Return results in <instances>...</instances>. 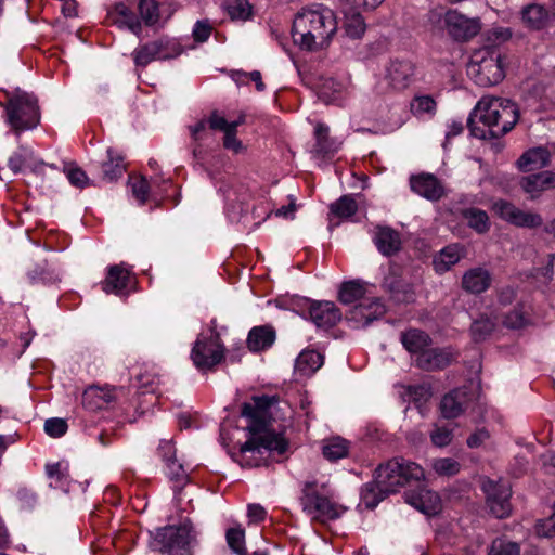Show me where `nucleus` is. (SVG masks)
Masks as SVG:
<instances>
[{
	"instance_id": "obj_1",
	"label": "nucleus",
	"mask_w": 555,
	"mask_h": 555,
	"mask_svg": "<svg viewBox=\"0 0 555 555\" xmlns=\"http://www.w3.org/2000/svg\"><path fill=\"white\" fill-rule=\"evenodd\" d=\"M278 402L275 397H254L253 403H244L242 416L248 420L247 429L250 438L241 447L244 456L261 454L262 450L276 451L282 454L286 451L287 443L280 435L271 430L272 408Z\"/></svg>"
},
{
	"instance_id": "obj_2",
	"label": "nucleus",
	"mask_w": 555,
	"mask_h": 555,
	"mask_svg": "<svg viewBox=\"0 0 555 555\" xmlns=\"http://www.w3.org/2000/svg\"><path fill=\"white\" fill-rule=\"evenodd\" d=\"M518 118V107L511 100L482 96L470 113L467 126L476 138H500L514 128Z\"/></svg>"
},
{
	"instance_id": "obj_3",
	"label": "nucleus",
	"mask_w": 555,
	"mask_h": 555,
	"mask_svg": "<svg viewBox=\"0 0 555 555\" xmlns=\"http://www.w3.org/2000/svg\"><path fill=\"white\" fill-rule=\"evenodd\" d=\"M337 30L334 12L322 5L302 8L294 17L292 37L296 46L306 51L325 48Z\"/></svg>"
},
{
	"instance_id": "obj_4",
	"label": "nucleus",
	"mask_w": 555,
	"mask_h": 555,
	"mask_svg": "<svg viewBox=\"0 0 555 555\" xmlns=\"http://www.w3.org/2000/svg\"><path fill=\"white\" fill-rule=\"evenodd\" d=\"M302 512L311 521L327 524L340 518L348 507L338 503L326 483L306 481L299 499Z\"/></svg>"
},
{
	"instance_id": "obj_5",
	"label": "nucleus",
	"mask_w": 555,
	"mask_h": 555,
	"mask_svg": "<svg viewBox=\"0 0 555 555\" xmlns=\"http://www.w3.org/2000/svg\"><path fill=\"white\" fill-rule=\"evenodd\" d=\"M424 476V469L418 464L404 459H392L376 468L374 481L379 493L388 495L405 483L422 480Z\"/></svg>"
},
{
	"instance_id": "obj_6",
	"label": "nucleus",
	"mask_w": 555,
	"mask_h": 555,
	"mask_svg": "<svg viewBox=\"0 0 555 555\" xmlns=\"http://www.w3.org/2000/svg\"><path fill=\"white\" fill-rule=\"evenodd\" d=\"M467 75L480 87H491L505 77L503 55L496 47H482L472 53Z\"/></svg>"
},
{
	"instance_id": "obj_7",
	"label": "nucleus",
	"mask_w": 555,
	"mask_h": 555,
	"mask_svg": "<svg viewBox=\"0 0 555 555\" xmlns=\"http://www.w3.org/2000/svg\"><path fill=\"white\" fill-rule=\"evenodd\" d=\"M3 107L5 122L17 139H20L22 132L35 129L40 122L38 101L30 93L16 90Z\"/></svg>"
},
{
	"instance_id": "obj_8",
	"label": "nucleus",
	"mask_w": 555,
	"mask_h": 555,
	"mask_svg": "<svg viewBox=\"0 0 555 555\" xmlns=\"http://www.w3.org/2000/svg\"><path fill=\"white\" fill-rule=\"evenodd\" d=\"M194 365L206 371L215 367L224 359V346L219 333L216 332V321L210 323L209 334H199L191 351Z\"/></svg>"
},
{
	"instance_id": "obj_9",
	"label": "nucleus",
	"mask_w": 555,
	"mask_h": 555,
	"mask_svg": "<svg viewBox=\"0 0 555 555\" xmlns=\"http://www.w3.org/2000/svg\"><path fill=\"white\" fill-rule=\"evenodd\" d=\"M191 526H167L158 528L154 534L152 546L168 555H185L191 543Z\"/></svg>"
},
{
	"instance_id": "obj_10",
	"label": "nucleus",
	"mask_w": 555,
	"mask_h": 555,
	"mask_svg": "<svg viewBox=\"0 0 555 555\" xmlns=\"http://www.w3.org/2000/svg\"><path fill=\"white\" fill-rule=\"evenodd\" d=\"M448 34L456 41H467L475 37L481 27L480 20L467 17L457 10H448L443 16Z\"/></svg>"
},
{
	"instance_id": "obj_11",
	"label": "nucleus",
	"mask_w": 555,
	"mask_h": 555,
	"mask_svg": "<svg viewBox=\"0 0 555 555\" xmlns=\"http://www.w3.org/2000/svg\"><path fill=\"white\" fill-rule=\"evenodd\" d=\"M386 313L384 302L376 297L364 299L356 304L347 313L346 319L353 328L369 326Z\"/></svg>"
},
{
	"instance_id": "obj_12",
	"label": "nucleus",
	"mask_w": 555,
	"mask_h": 555,
	"mask_svg": "<svg viewBox=\"0 0 555 555\" xmlns=\"http://www.w3.org/2000/svg\"><path fill=\"white\" fill-rule=\"evenodd\" d=\"M179 54L167 39H157L135 48L131 55L135 66L145 67L153 61L169 60Z\"/></svg>"
},
{
	"instance_id": "obj_13",
	"label": "nucleus",
	"mask_w": 555,
	"mask_h": 555,
	"mask_svg": "<svg viewBox=\"0 0 555 555\" xmlns=\"http://www.w3.org/2000/svg\"><path fill=\"white\" fill-rule=\"evenodd\" d=\"M209 128L219 130L224 133L223 146L224 149L234 152L235 154L242 153L245 150L242 141L236 137V129L245 122V115L241 113L236 119L229 121L223 115L215 111L208 117Z\"/></svg>"
},
{
	"instance_id": "obj_14",
	"label": "nucleus",
	"mask_w": 555,
	"mask_h": 555,
	"mask_svg": "<svg viewBox=\"0 0 555 555\" xmlns=\"http://www.w3.org/2000/svg\"><path fill=\"white\" fill-rule=\"evenodd\" d=\"M492 208L500 218L516 227L533 229L543 223L539 214L521 210L505 199L494 202Z\"/></svg>"
},
{
	"instance_id": "obj_15",
	"label": "nucleus",
	"mask_w": 555,
	"mask_h": 555,
	"mask_svg": "<svg viewBox=\"0 0 555 555\" xmlns=\"http://www.w3.org/2000/svg\"><path fill=\"white\" fill-rule=\"evenodd\" d=\"M482 490L487 495L490 512L496 518H505L511 514V489L506 483L494 482L490 479L482 481Z\"/></svg>"
},
{
	"instance_id": "obj_16",
	"label": "nucleus",
	"mask_w": 555,
	"mask_h": 555,
	"mask_svg": "<svg viewBox=\"0 0 555 555\" xmlns=\"http://www.w3.org/2000/svg\"><path fill=\"white\" fill-rule=\"evenodd\" d=\"M135 276L124 263L112 266L106 273V294L126 298L135 288Z\"/></svg>"
},
{
	"instance_id": "obj_17",
	"label": "nucleus",
	"mask_w": 555,
	"mask_h": 555,
	"mask_svg": "<svg viewBox=\"0 0 555 555\" xmlns=\"http://www.w3.org/2000/svg\"><path fill=\"white\" fill-rule=\"evenodd\" d=\"M474 399V393L467 387L451 390L440 401V412L444 418L459 417Z\"/></svg>"
},
{
	"instance_id": "obj_18",
	"label": "nucleus",
	"mask_w": 555,
	"mask_h": 555,
	"mask_svg": "<svg viewBox=\"0 0 555 555\" xmlns=\"http://www.w3.org/2000/svg\"><path fill=\"white\" fill-rule=\"evenodd\" d=\"M307 313L318 328L327 330L341 319L339 309L333 301H308Z\"/></svg>"
},
{
	"instance_id": "obj_19",
	"label": "nucleus",
	"mask_w": 555,
	"mask_h": 555,
	"mask_svg": "<svg viewBox=\"0 0 555 555\" xmlns=\"http://www.w3.org/2000/svg\"><path fill=\"white\" fill-rule=\"evenodd\" d=\"M81 405L91 425L104 420V389L100 385L88 386L81 395Z\"/></svg>"
},
{
	"instance_id": "obj_20",
	"label": "nucleus",
	"mask_w": 555,
	"mask_h": 555,
	"mask_svg": "<svg viewBox=\"0 0 555 555\" xmlns=\"http://www.w3.org/2000/svg\"><path fill=\"white\" fill-rule=\"evenodd\" d=\"M414 65L406 60H393L386 67L385 79L393 90L406 89L414 77Z\"/></svg>"
},
{
	"instance_id": "obj_21",
	"label": "nucleus",
	"mask_w": 555,
	"mask_h": 555,
	"mask_svg": "<svg viewBox=\"0 0 555 555\" xmlns=\"http://www.w3.org/2000/svg\"><path fill=\"white\" fill-rule=\"evenodd\" d=\"M404 500L408 504L425 515H436L441 508V500L438 493L424 487L406 491L404 493Z\"/></svg>"
},
{
	"instance_id": "obj_22",
	"label": "nucleus",
	"mask_w": 555,
	"mask_h": 555,
	"mask_svg": "<svg viewBox=\"0 0 555 555\" xmlns=\"http://www.w3.org/2000/svg\"><path fill=\"white\" fill-rule=\"evenodd\" d=\"M139 12L143 22L147 26H162L173 14V9L169 2H158L156 0H140Z\"/></svg>"
},
{
	"instance_id": "obj_23",
	"label": "nucleus",
	"mask_w": 555,
	"mask_h": 555,
	"mask_svg": "<svg viewBox=\"0 0 555 555\" xmlns=\"http://www.w3.org/2000/svg\"><path fill=\"white\" fill-rule=\"evenodd\" d=\"M373 242L377 250L386 257L397 255L402 248L401 234L388 225L375 227Z\"/></svg>"
},
{
	"instance_id": "obj_24",
	"label": "nucleus",
	"mask_w": 555,
	"mask_h": 555,
	"mask_svg": "<svg viewBox=\"0 0 555 555\" xmlns=\"http://www.w3.org/2000/svg\"><path fill=\"white\" fill-rule=\"evenodd\" d=\"M383 287L390 293L396 301L413 299L412 286L401 278L400 268L397 266H390L388 274L384 278Z\"/></svg>"
},
{
	"instance_id": "obj_25",
	"label": "nucleus",
	"mask_w": 555,
	"mask_h": 555,
	"mask_svg": "<svg viewBox=\"0 0 555 555\" xmlns=\"http://www.w3.org/2000/svg\"><path fill=\"white\" fill-rule=\"evenodd\" d=\"M492 283L490 271L483 267L470 268L464 272L461 281L462 288L469 294L485 293Z\"/></svg>"
},
{
	"instance_id": "obj_26",
	"label": "nucleus",
	"mask_w": 555,
	"mask_h": 555,
	"mask_svg": "<svg viewBox=\"0 0 555 555\" xmlns=\"http://www.w3.org/2000/svg\"><path fill=\"white\" fill-rule=\"evenodd\" d=\"M452 353L447 349L429 348L415 358L416 365L425 371L440 370L452 361Z\"/></svg>"
},
{
	"instance_id": "obj_27",
	"label": "nucleus",
	"mask_w": 555,
	"mask_h": 555,
	"mask_svg": "<svg viewBox=\"0 0 555 555\" xmlns=\"http://www.w3.org/2000/svg\"><path fill=\"white\" fill-rule=\"evenodd\" d=\"M466 254V249L461 244H450L437 253L433 264L437 273L442 274L456 264Z\"/></svg>"
},
{
	"instance_id": "obj_28",
	"label": "nucleus",
	"mask_w": 555,
	"mask_h": 555,
	"mask_svg": "<svg viewBox=\"0 0 555 555\" xmlns=\"http://www.w3.org/2000/svg\"><path fill=\"white\" fill-rule=\"evenodd\" d=\"M410 186L414 193L430 201L438 199L442 195V188L433 175L411 176Z\"/></svg>"
},
{
	"instance_id": "obj_29",
	"label": "nucleus",
	"mask_w": 555,
	"mask_h": 555,
	"mask_svg": "<svg viewBox=\"0 0 555 555\" xmlns=\"http://www.w3.org/2000/svg\"><path fill=\"white\" fill-rule=\"evenodd\" d=\"M520 185L531 198H535L543 191L555 188V173L551 171H543L524 177L520 181Z\"/></svg>"
},
{
	"instance_id": "obj_30",
	"label": "nucleus",
	"mask_w": 555,
	"mask_h": 555,
	"mask_svg": "<svg viewBox=\"0 0 555 555\" xmlns=\"http://www.w3.org/2000/svg\"><path fill=\"white\" fill-rule=\"evenodd\" d=\"M323 365V356L315 350L305 349L295 360L294 371L299 377L310 376Z\"/></svg>"
},
{
	"instance_id": "obj_31",
	"label": "nucleus",
	"mask_w": 555,
	"mask_h": 555,
	"mask_svg": "<svg viewBox=\"0 0 555 555\" xmlns=\"http://www.w3.org/2000/svg\"><path fill=\"white\" fill-rule=\"evenodd\" d=\"M107 16L119 28H127L133 34L141 31V23L135 14L125 3H116L113 10L107 13Z\"/></svg>"
},
{
	"instance_id": "obj_32",
	"label": "nucleus",
	"mask_w": 555,
	"mask_h": 555,
	"mask_svg": "<svg viewBox=\"0 0 555 555\" xmlns=\"http://www.w3.org/2000/svg\"><path fill=\"white\" fill-rule=\"evenodd\" d=\"M275 340V331L272 326H255L249 331L247 337V347L250 351H262L273 345Z\"/></svg>"
},
{
	"instance_id": "obj_33",
	"label": "nucleus",
	"mask_w": 555,
	"mask_h": 555,
	"mask_svg": "<svg viewBox=\"0 0 555 555\" xmlns=\"http://www.w3.org/2000/svg\"><path fill=\"white\" fill-rule=\"evenodd\" d=\"M548 162V151L544 147H534L524 153L517 160V165L521 171L528 172L547 166Z\"/></svg>"
},
{
	"instance_id": "obj_34",
	"label": "nucleus",
	"mask_w": 555,
	"mask_h": 555,
	"mask_svg": "<svg viewBox=\"0 0 555 555\" xmlns=\"http://www.w3.org/2000/svg\"><path fill=\"white\" fill-rule=\"evenodd\" d=\"M400 339L404 348L415 354V358L431 344L429 335L416 328L401 333Z\"/></svg>"
},
{
	"instance_id": "obj_35",
	"label": "nucleus",
	"mask_w": 555,
	"mask_h": 555,
	"mask_svg": "<svg viewBox=\"0 0 555 555\" xmlns=\"http://www.w3.org/2000/svg\"><path fill=\"white\" fill-rule=\"evenodd\" d=\"M366 295V284L363 281L354 280L341 284L338 293V299L344 305H352L357 301H363L369 297Z\"/></svg>"
},
{
	"instance_id": "obj_36",
	"label": "nucleus",
	"mask_w": 555,
	"mask_h": 555,
	"mask_svg": "<svg viewBox=\"0 0 555 555\" xmlns=\"http://www.w3.org/2000/svg\"><path fill=\"white\" fill-rule=\"evenodd\" d=\"M358 210V204L352 195H343L330 205V221L333 218L345 220L351 218Z\"/></svg>"
},
{
	"instance_id": "obj_37",
	"label": "nucleus",
	"mask_w": 555,
	"mask_h": 555,
	"mask_svg": "<svg viewBox=\"0 0 555 555\" xmlns=\"http://www.w3.org/2000/svg\"><path fill=\"white\" fill-rule=\"evenodd\" d=\"M344 28L346 35L352 39H359L366 29L363 16L356 10H344Z\"/></svg>"
},
{
	"instance_id": "obj_38",
	"label": "nucleus",
	"mask_w": 555,
	"mask_h": 555,
	"mask_svg": "<svg viewBox=\"0 0 555 555\" xmlns=\"http://www.w3.org/2000/svg\"><path fill=\"white\" fill-rule=\"evenodd\" d=\"M521 18L528 27L541 29L547 22L548 12L540 4H529L522 9Z\"/></svg>"
},
{
	"instance_id": "obj_39",
	"label": "nucleus",
	"mask_w": 555,
	"mask_h": 555,
	"mask_svg": "<svg viewBox=\"0 0 555 555\" xmlns=\"http://www.w3.org/2000/svg\"><path fill=\"white\" fill-rule=\"evenodd\" d=\"M530 320V307L518 304L511 312L504 315L503 324L511 330H520L528 326Z\"/></svg>"
},
{
	"instance_id": "obj_40",
	"label": "nucleus",
	"mask_w": 555,
	"mask_h": 555,
	"mask_svg": "<svg viewBox=\"0 0 555 555\" xmlns=\"http://www.w3.org/2000/svg\"><path fill=\"white\" fill-rule=\"evenodd\" d=\"M322 451L327 460L337 461L348 455L349 442L340 437H334L324 442Z\"/></svg>"
},
{
	"instance_id": "obj_41",
	"label": "nucleus",
	"mask_w": 555,
	"mask_h": 555,
	"mask_svg": "<svg viewBox=\"0 0 555 555\" xmlns=\"http://www.w3.org/2000/svg\"><path fill=\"white\" fill-rule=\"evenodd\" d=\"M463 217L467 221L469 228L477 233H486L490 229V221L487 212L478 208H467L463 210Z\"/></svg>"
},
{
	"instance_id": "obj_42",
	"label": "nucleus",
	"mask_w": 555,
	"mask_h": 555,
	"mask_svg": "<svg viewBox=\"0 0 555 555\" xmlns=\"http://www.w3.org/2000/svg\"><path fill=\"white\" fill-rule=\"evenodd\" d=\"M27 275L34 284H51L59 280L55 270L51 268L46 260L35 264V267L27 272Z\"/></svg>"
},
{
	"instance_id": "obj_43",
	"label": "nucleus",
	"mask_w": 555,
	"mask_h": 555,
	"mask_svg": "<svg viewBox=\"0 0 555 555\" xmlns=\"http://www.w3.org/2000/svg\"><path fill=\"white\" fill-rule=\"evenodd\" d=\"M330 129L324 124H318L315 126V145L314 152L320 155H327L334 153L337 150L335 143L328 137Z\"/></svg>"
},
{
	"instance_id": "obj_44",
	"label": "nucleus",
	"mask_w": 555,
	"mask_h": 555,
	"mask_svg": "<svg viewBox=\"0 0 555 555\" xmlns=\"http://www.w3.org/2000/svg\"><path fill=\"white\" fill-rule=\"evenodd\" d=\"M33 158V150L28 146L20 145L17 150L9 157L8 167L14 173H18L25 166H30Z\"/></svg>"
},
{
	"instance_id": "obj_45",
	"label": "nucleus",
	"mask_w": 555,
	"mask_h": 555,
	"mask_svg": "<svg viewBox=\"0 0 555 555\" xmlns=\"http://www.w3.org/2000/svg\"><path fill=\"white\" fill-rule=\"evenodd\" d=\"M106 156L108 157V160L106 159V180H117L126 170L124 157L111 149L106 151Z\"/></svg>"
},
{
	"instance_id": "obj_46",
	"label": "nucleus",
	"mask_w": 555,
	"mask_h": 555,
	"mask_svg": "<svg viewBox=\"0 0 555 555\" xmlns=\"http://www.w3.org/2000/svg\"><path fill=\"white\" fill-rule=\"evenodd\" d=\"M224 10L232 20L246 21L251 16V5L247 0H227Z\"/></svg>"
},
{
	"instance_id": "obj_47",
	"label": "nucleus",
	"mask_w": 555,
	"mask_h": 555,
	"mask_svg": "<svg viewBox=\"0 0 555 555\" xmlns=\"http://www.w3.org/2000/svg\"><path fill=\"white\" fill-rule=\"evenodd\" d=\"M489 555H520V547L516 542L505 538H496L488 550Z\"/></svg>"
},
{
	"instance_id": "obj_48",
	"label": "nucleus",
	"mask_w": 555,
	"mask_h": 555,
	"mask_svg": "<svg viewBox=\"0 0 555 555\" xmlns=\"http://www.w3.org/2000/svg\"><path fill=\"white\" fill-rule=\"evenodd\" d=\"M436 102L430 95H420L413 99L411 111L417 117L424 115L433 116L436 112Z\"/></svg>"
},
{
	"instance_id": "obj_49",
	"label": "nucleus",
	"mask_w": 555,
	"mask_h": 555,
	"mask_svg": "<svg viewBox=\"0 0 555 555\" xmlns=\"http://www.w3.org/2000/svg\"><path fill=\"white\" fill-rule=\"evenodd\" d=\"M47 476L55 482V487H64L68 478V464L65 462L46 465Z\"/></svg>"
},
{
	"instance_id": "obj_50",
	"label": "nucleus",
	"mask_w": 555,
	"mask_h": 555,
	"mask_svg": "<svg viewBox=\"0 0 555 555\" xmlns=\"http://www.w3.org/2000/svg\"><path fill=\"white\" fill-rule=\"evenodd\" d=\"M495 323L487 317H481L480 319L473 322L470 326L472 336L475 341L485 340L494 330Z\"/></svg>"
},
{
	"instance_id": "obj_51",
	"label": "nucleus",
	"mask_w": 555,
	"mask_h": 555,
	"mask_svg": "<svg viewBox=\"0 0 555 555\" xmlns=\"http://www.w3.org/2000/svg\"><path fill=\"white\" fill-rule=\"evenodd\" d=\"M433 469L440 476H454L461 469V464L452 457H441L433 461Z\"/></svg>"
},
{
	"instance_id": "obj_52",
	"label": "nucleus",
	"mask_w": 555,
	"mask_h": 555,
	"mask_svg": "<svg viewBox=\"0 0 555 555\" xmlns=\"http://www.w3.org/2000/svg\"><path fill=\"white\" fill-rule=\"evenodd\" d=\"M227 542L230 548L237 555H245V532L241 528H231L227 531Z\"/></svg>"
},
{
	"instance_id": "obj_53",
	"label": "nucleus",
	"mask_w": 555,
	"mask_h": 555,
	"mask_svg": "<svg viewBox=\"0 0 555 555\" xmlns=\"http://www.w3.org/2000/svg\"><path fill=\"white\" fill-rule=\"evenodd\" d=\"M64 172L72 185L83 189L89 184V178L78 166L70 164L64 168Z\"/></svg>"
},
{
	"instance_id": "obj_54",
	"label": "nucleus",
	"mask_w": 555,
	"mask_h": 555,
	"mask_svg": "<svg viewBox=\"0 0 555 555\" xmlns=\"http://www.w3.org/2000/svg\"><path fill=\"white\" fill-rule=\"evenodd\" d=\"M67 429L68 425L64 418L52 417L44 422V431L52 438H60L64 436Z\"/></svg>"
},
{
	"instance_id": "obj_55",
	"label": "nucleus",
	"mask_w": 555,
	"mask_h": 555,
	"mask_svg": "<svg viewBox=\"0 0 555 555\" xmlns=\"http://www.w3.org/2000/svg\"><path fill=\"white\" fill-rule=\"evenodd\" d=\"M387 494H382L376 488L375 481L373 483L366 485L365 489L362 491V501L367 508H374L377 504L384 500Z\"/></svg>"
},
{
	"instance_id": "obj_56",
	"label": "nucleus",
	"mask_w": 555,
	"mask_h": 555,
	"mask_svg": "<svg viewBox=\"0 0 555 555\" xmlns=\"http://www.w3.org/2000/svg\"><path fill=\"white\" fill-rule=\"evenodd\" d=\"M453 438L452 429L447 427L436 426L430 433V440L434 446L443 448L450 444Z\"/></svg>"
},
{
	"instance_id": "obj_57",
	"label": "nucleus",
	"mask_w": 555,
	"mask_h": 555,
	"mask_svg": "<svg viewBox=\"0 0 555 555\" xmlns=\"http://www.w3.org/2000/svg\"><path fill=\"white\" fill-rule=\"evenodd\" d=\"M132 195L138 199L139 204L143 205L149 195V183L144 178H135L131 180Z\"/></svg>"
},
{
	"instance_id": "obj_58",
	"label": "nucleus",
	"mask_w": 555,
	"mask_h": 555,
	"mask_svg": "<svg viewBox=\"0 0 555 555\" xmlns=\"http://www.w3.org/2000/svg\"><path fill=\"white\" fill-rule=\"evenodd\" d=\"M212 31V26L208 20L197 21L193 27L192 35L195 41L205 42Z\"/></svg>"
},
{
	"instance_id": "obj_59",
	"label": "nucleus",
	"mask_w": 555,
	"mask_h": 555,
	"mask_svg": "<svg viewBox=\"0 0 555 555\" xmlns=\"http://www.w3.org/2000/svg\"><path fill=\"white\" fill-rule=\"evenodd\" d=\"M535 533L541 538L555 537V517L539 520L535 525Z\"/></svg>"
},
{
	"instance_id": "obj_60",
	"label": "nucleus",
	"mask_w": 555,
	"mask_h": 555,
	"mask_svg": "<svg viewBox=\"0 0 555 555\" xmlns=\"http://www.w3.org/2000/svg\"><path fill=\"white\" fill-rule=\"evenodd\" d=\"M406 392L409 398L415 402L427 401L430 397L429 387L425 385L409 386Z\"/></svg>"
},
{
	"instance_id": "obj_61",
	"label": "nucleus",
	"mask_w": 555,
	"mask_h": 555,
	"mask_svg": "<svg viewBox=\"0 0 555 555\" xmlns=\"http://www.w3.org/2000/svg\"><path fill=\"white\" fill-rule=\"evenodd\" d=\"M247 516L249 524H260L267 517V511L260 504H249L247 506Z\"/></svg>"
},
{
	"instance_id": "obj_62",
	"label": "nucleus",
	"mask_w": 555,
	"mask_h": 555,
	"mask_svg": "<svg viewBox=\"0 0 555 555\" xmlns=\"http://www.w3.org/2000/svg\"><path fill=\"white\" fill-rule=\"evenodd\" d=\"M167 468H168V475L171 479L177 480L179 482H184L188 478L186 472L183 468V466L179 463H177L176 460L168 461Z\"/></svg>"
},
{
	"instance_id": "obj_63",
	"label": "nucleus",
	"mask_w": 555,
	"mask_h": 555,
	"mask_svg": "<svg viewBox=\"0 0 555 555\" xmlns=\"http://www.w3.org/2000/svg\"><path fill=\"white\" fill-rule=\"evenodd\" d=\"M490 435L489 431L485 428L477 429L475 433H473L467 438V446L469 448H478L480 447L485 441L489 439Z\"/></svg>"
},
{
	"instance_id": "obj_64",
	"label": "nucleus",
	"mask_w": 555,
	"mask_h": 555,
	"mask_svg": "<svg viewBox=\"0 0 555 555\" xmlns=\"http://www.w3.org/2000/svg\"><path fill=\"white\" fill-rule=\"evenodd\" d=\"M207 126H209L208 119L207 120L202 119V120L197 121L195 125L190 126L189 129H190L192 138L195 141L204 140L205 135H206Z\"/></svg>"
}]
</instances>
